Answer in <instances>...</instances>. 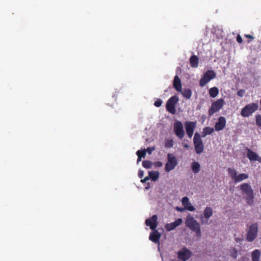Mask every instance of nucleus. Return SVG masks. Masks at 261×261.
<instances>
[{"label": "nucleus", "mask_w": 261, "mask_h": 261, "mask_svg": "<svg viewBox=\"0 0 261 261\" xmlns=\"http://www.w3.org/2000/svg\"><path fill=\"white\" fill-rule=\"evenodd\" d=\"M185 224L187 227L195 232L197 237H201L200 224L190 214L187 216Z\"/></svg>", "instance_id": "1"}, {"label": "nucleus", "mask_w": 261, "mask_h": 261, "mask_svg": "<svg viewBox=\"0 0 261 261\" xmlns=\"http://www.w3.org/2000/svg\"><path fill=\"white\" fill-rule=\"evenodd\" d=\"M240 190L242 194L246 196V202L251 205L253 203L254 195L251 186L247 183H243L240 185Z\"/></svg>", "instance_id": "2"}, {"label": "nucleus", "mask_w": 261, "mask_h": 261, "mask_svg": "<svg viewBox=\"0 0 261 261\" xmlns=\"http://www.w3.org/2000/svg\"><path fill=\"white\" fill-rule=\"evenodd\" d=\"M258 231V225L257 223H253L248 226L246 230V239L249 242L254 241L257 237Z\"/></svg>", "instance_id": "3"}, {"label": "nucleus", "mask_w": 261, "mask_h": 261, "mask_svg": "<svg viewBox=\"0 0 261 261\" xmlns=\"http://www.w3.org/2000/svg\"><path fill=\"white\" fill-rule=\"evenodd\" d=\"M224 105V100L223 98H219L212 102L211 107L208 110L209 116H212L214 113L219 111Z\"/></svg>", "instance_id": "4"}, {"label": "nucleus", "mask_w": 261, "mask_h": 261, "mask_svg": "<svg viewBox=\"0 0 261 261\" xmlns=\"http://www.w3.org/2000/svg\"><path fill=\"white\" fill-rule=\"evenodd\" d=\"M258 109V105L256 103L247 105L241 110V115L244 117L251 115Z\"/></svg>", "instance_id": "5"}, {"label": "nucleus", "mask_w": 261, "mask_h": 261, "mask_svg": "<svg viewBox=\"0 0 261 261\" xmlns=\"http://www.w3.org/2000/svg\"><path fill=\"white\" fill-rule=\"evenodd\" d=\"M177 165V161L175 156L172 153L167 154V162L165 164V170L167 172H169L175 168Z\"/></svg>", "instance_id": "6"}, {"label": "nucleus", "mask_w": 261, "mask_h": 261, "mask_svg": "<svg viewBox=\"0 0 261 261\" xmlns=\"http://www.w3.org/2000/svg\"><path fill=\"white\" fill-rule=\"evenodd\" d=\"M195 150L197 154L202 153L203 151V144L200 134L196 133L193 138Z\"/></svg>", "instance_id": "7"}, {"label": "nucleus", "mask_w": 261, "mask_h": 261, "mask_svg": "<svg viewBox=\"0 0 261 261\" xmlns=\"http://www.w3.org/2000/svg\"><path fill=\"white\" fill-rule=\"evenodd\" d=\"M178 101V98L176 96L171 97L167 101L166 108L168 112L174 114L175 113V106Z\"/></svg>", "instance_id": "8"}, {"label": "nucleus", "mask_w": 261, "mask_h": 261, "mask_svg": "<svg viewBox=\"0 0 261 261\" xmlns=\"http://www.w3.org/2000/svg\"><path fill=\"white\" fill-rule=\"evenodd\" d=\"M216 77V73L213 70H207L199 81V86H204L209 81Z\"/></svg>", "instance_id": "9"}, {"label": "nucleus", "mask_w": 261, "mask_h": 261, "mask_svg": "<svg viewBox=\"0 0 261 261\" xmlns=\"http://www.w3.org/2000/svg\"><path fill=\"white\" fill-rule=\"evenodd\" d=\"M174 132L176 136L180 139L185 136V131L183 125L181 121H177L174 123Z\"/></svg>", "instance_id": "10"}, {"label": "nucleus", "mask_w": 261, "mask_h": 261, "mask_svg": "<svg viewBox=\"0 0 261 261\" xmlns=\"http://www.w3.org/2000/svg\"><path fill=\"white\" fill-rule=\"evenodd\" d=\"M187 134L189 138L193 136L194 129L196 126V121H187L185 123Z\"/></svg>", "instance_id": "11"}, {"label": "nucleus", "mask_w": 261, "mask_h": 261, "mask_svg": "<svg viewBox=\"0 0 261 261\" xmlns=\"http://www.w3.org/2000/svg\"><path fill=\"white\" fill-rule=\"evenodd\" d=\"M191 252L185 247L177 252L178 258L182 261L187 260L191 257Z\"/></svg>", "instance_id": "12"}, {"label": "nucleus", "mask_w": 261, "mask_h": 261, "mask_svg": "<svg viewBox=\"0 0 261 261\" xmlns=\"http://www.w3.org/2000/svg\"><path fill=\"white\" fill-rule=\"evenodd\" d=\"M213 214L212 208L211 207H206L203 211V216L200 218L201 223L202 224H208V220L213 215Z\"/></svg>", "instance_id": "13"}, {"label": "nucleus", "mask_w": 261, "mask_h": 261, "mask_svg": "<svg viewBox=\"0 0 261 261\" xmlns=\"http://www.w3.org/2000/svg\"><path fill=\"white\" fill-rule=\"evenodd\" d=\"M226 124V120L225 118L223 116H220L218 119V122L215 123V130L217 132L223 130L225 128Z\"/></svg>", "instance_id": "14"}, {"label": "nucleus", "mask_w": 261, "mask_h": 261, "mask_svg": "<svg viewBox=\"0 0 261 261\" xmlns=\"http://www.w3.org/2000/svg\"><path fill=\"white\" fill-rule=\"evenodd\" d=\"M158 217L157 216L154 215L151 217L145 220V224L149 226L150 228L152 230H154L158 225Z\"/></svg>", "instance_id": "15"}, {"label": "nucleus", "mask_w": 261, "mask_h": 261, "mask_svg": "<svg viewBox=\"0 0 261 261\" xmlns=\"http://www.w3.org/2000/svg\"><path fill=\"white\" fill-rule=\"evenodd\" d=\"M182 222L181 218H178L174 222L168 223L165 225V228L168 231H170L176 228V227L180 225Z\"/></svg>", "instance_id": "16"}, {"label": "nucleus", "mask_w": 261, "mask_h": 261, "mask_svg": "<svg viewBox=\"0 0 261 261\" xmlns=\"http://www.w3.org/2000/svg\"><path fill=\"white\" fill-rule=\"evenodd\" d=\"M161 236V234L157 230L154 229L150 233L149 239L152 242L159 244Z\"/></svg>", "instance_id": "17"}, {"label": "nucleus", "mask_w": 261, "mask_h": 261, "mask_svg": "<svg viewBox=\"0 0 261 261\" xmlns=\"http://www.w3.org/2000/svg\"><path fill=\"white\" fill-rule=\"evenodd\" d=\"M181 203L184 206V208L190 211H194L195 210L194 207L189 202V199L187 197H184L181 200Z\"/></svg>", "instance_id": "18"}, {"label": "nucleus", "mask_w": 261, "mask_h": 261, "mask_svg": "<svg viewBox=\"0 0 261 261\" xmlns=\"http://www.w3.org/2000/svg\"><path fill=\"white\" fill-rule=\"evenodd\" d=\"M173 86L176 90L178 92H181L182 86L181 81L177 75H175L173 80Z\"/></svg>", "instance_id": "19"}, {"label": "nucleus", "mask_w": 261, "mask_h": 261, "mask_svg": "<svg viewBox=\"0 0 261 261\" xmlns=\"http://www.w3.org/2000/svg\"><path fill=\"white\" fill-rule=\"evenodd\" d=\"M190 65L193 68H197L198 66L199 59L197 56L192 55L190 58Z\"/></svg>", "instance_id": "20"}, {"label": "nucleus", "mask_w": 261, "mask_h": 261, "mask_svg": "<svg viewBox=\"0 0 261 261\" xmlns=\"http://www.w3.org/2000/svg\"><path fill=\"white\" fill-rule=\"evenodd\" d=\"M247 156L249 159V160L251 161H256L258 156L256 153L248 148H247Z\"/></svg>", "instance_id": "21"}, {"label": "nucleus", "mask_w": 261, "mask_h": 261, "mask_svg": "<svg viewBox=\"0 0 261 261\" xmlns=\"http://www.w3.org/2000/svg\"><path fill=\"white\" fill-rule=\"evenodd\" d=\"M260 255V251L258 249H255L251 253L252 261H259Z\"/></svg>", "instance_id": "22"}, {"label": "nucleus", "mask_w": 261, "mask_h": 261, "mask_svg": "<svg viewBox=\"0 0 261 261\" xmlns=\"http://www.w3.org/2000/svg\"><path fill=\"white\" fill-rule=\"evenodd\" d=\"M248 178V175L246 173H241L238 175H237L234 182L235 183L240 182L244 179Z\"/></svg>", "instance_id": "23"}, {"label": "nucleus", "mask_w": 261, "mask_h": 261, "mask_svg": "<svg viewBox=\"0 0 261 261\" xmlns=\"http://www.w3.org/2000/svg\"><path fill=\"white\" fill-rule=\"evenodd\" d=\"M214 129L213 127H211L209 126L205 127L203 129L202 137H204L207 135H210V134H212L214 132Z\"/></svg>", "instance_id": "24"}, {"label": "nucleus", "mask_w": 261, "mask_h": 261, "mask_svg": "<svg viewBox=\"0 0 261 261\" xmlns=\"http://www.w3.org/2000/svg\"><path fill=\"white\" fill-rule=\"evenodd\" d=\"M227 170L229 176L234 181L237 175V171L235 169L231 168H228Z\"/></svg>", "instance_id": "25"}, {"label": "nucleus", "mask_w": 261, "mask_h": 261, "mask_svg": "<svg viewBox=\"0 0 261 261\" xmlns=\"http://www.w3.org/2000/svg\"><path fill=\"white\" fill-rule=\"evenodd\" d=\"M219 93V90L217 87L211 88L209 90V94L213 98L216 97Z\"/></svg>", "instance_id": "26"}, {"label": "nucleus", "mask_w": 261, "mask_h": 261, "mask_svg": "<svg viewBox=\"0 0 261 261\" xmlns=\"http://www.w3.org/2000/svg\"><path fill=\"white\" fill-rule=\"evenodd\" d=\"M191 167L193 172L195 173H197L200 170V166L198 162H195L192 163Z\"/></svg>", "instance_id": "27"}, {"label": "nucleus", "mask_w": 261, "mask_h": 261, "mask_svg": "<svg viewBox=\"0 0 261 261\" xmlns=\"http://www.w3.org/2000/svg\"><path fill=\"white\" fill-rule=\"evenodd\" d=\"M183 96L187 99H189L192 95V91L190 89H185L182 92Z\"/></svg>", "instance_id": "28"}, {"label": "nucleus", "mask_w": 261, "mask_h": 261, "mask_svg": "<svg viewBox=\"0 0 261 261\" xmlns=\"http://www.w3.org/2000/svg\"><path fill=\"white\" fill-rule=\"evenodd\" d=\"M159 173L158 171H151L149 172V177H150V178H151L153 181H155L159 178Z\"/></svg>", "instance_id": "29"}, {"label": "nucleus", "mask_w": 261, "mask_h": 261, "mask_svg": "<svg viewBox=\"0 0 261 261\" xmlns=\"http://www.w3.org/2000/svg\"><path fill=\"white\" fill-rule=\"evenodd\" d=\"M173 140L171 139H166L165 143V147L167 148H171L173 146Z\"/></svg>", "instance_id": "30"}, {"label": "nucleus", "mask_w": 261, "mask_h": 261, "mask_svg": "<svg viewBox=\"0 0 261 261\" xmlns=\"http://www.w3.org/2000/svg\"><path fill=\"white\" fill-rule=\"evenodd\" d=\"M152 163L148 160H145L142 162V166L146 169L150 168L152 167Z\"/></svg>", "instance_id": "31"}, {"label": "nucleus", "mask_w": 261, "mask_h": 261, "mask_svg": "<svg viewBox=\"0 0 261 261\" xmlns=\"http://www.w3.org/2000/svg\"><path fill=\"white\" fill-rule=\"evenodd\" d=\"M230 253L231 257L233 258L236 259L238 257V251L235 248H232L230 249Z\"/></svg>", "instance_id": "32"}, {"label": "nucleus", "mask_w": 261, "mask_h": 261, "mask_svg": "<svg viewBox=\"0 0 261 261\" xmlns=\"http://www.w3.org/2000/svg\"><path fill=\"white\" fill-rule=\"evenodd\" d=\"M255 122L257 126L261 127V115L257 114L255 116Z\"/></svg>", "instance_id": "33"}, {"label": "nucleus", "mask_w": 261, "mask_h": 261, "mask_svg": "<svg viewBox=\"0 0 261 261\" xmlns=\"http://www.w3.org/2000/svg\"><path fill=\"white\" fill-rule=\"evenodd\" d=\"M146 151L145 150H138L137 151L136 154L138 156H140V157L144 158H145V156L146 155Z\"/></svg>", "instance_id": "34"}, {"label": "nucleus", "mask_w": 261, "mask_h": 261, "mask_svg": "<svg viewBox=\"0 0 261 261\" xmlns=\"http://www.w3.org/2000/svg\"><path fill=\"white\" fill-rule=\"evenodd\" d=\"M162 104V100L161 99H158L154 102V105L156 107H160Z\"/></svg>", "instance_id": "35"}, {"label": "nucleus", "mask_w": 261, "mask_h": 261, "mask_svg": "<svg viewBox=\"0 0 261 261\" xmlns=\"http://www.w3.org/2000/svg\"><path fill=\"white\" fill-rule=\"evenodd\" d=\"M245 93V90L241 89L237 92V95L240 97H243Z\"/></svg>", "instance_id": "36"}, {"label": "nucleus", "mask_w": 261, "mask_h": 261, "mask_svg": "<svg viewBox=\"0 0 261 261\" xmlns=\"http://www.w3.org/2000/svg\"><path fill=\"white\" fill-rule=\"evenodd\" d=\"M236 40H237V41L239 43H242L243 42V39L242 38V37L240 35L238 34L237 36V38H236Z\"/></svg>", "instance_id": "37"}, {"label": "nucleus", "mask_w": 261, "mask_h": 261, "mask_svg": "<svg viewBox=\"0 0 261 261\" xmlns=\"http://www.w3.org/2000/svg\"><path fill=\"white\" fill-rule=\"evenodd\" d=\"M244 36L246 38H248L250 39V40H249L247 41L248 43H249L251 42V41L254 39V37H253V36H252L251 35L246 34L244 35Z\"/></svg>", "instance_id": "38"}, {"label": "nucleus", "mask_w": 261, "mask_h": 261, "mask_svg": "<svg viewBox=\"0 0 261 261\" xmlns=\"http://www.w3.org/2000/svg\"><path fill=\"white\" fill-rule=\"evenodd\" d=\"M144 176V171L140 170L138 171V176L139 178H142Z\"/></svg>", "instance_id": "39"}, {"label": "nucleus", "mask_w": 261, "mask_h": 261, "mask_svg": "<svg viewBox=\"0 0 261 261\" xmlns=\"http://www.w3.org/2000/svg\"><path fill=\"white\" fill-rule=\"evenodd\" d=\"M154 149V147H147V148L146 149V150H145L146 151V152H147L149 154H151L152 151Z\"/></svg>", "instance_id": "40"}, {"label": "nucleus", "mask_w": 261, "mask_h": 261, "mask_svg": "<svg viewBox=\"0 0 261 261\" xmlns=\"http://www.w3.org/2000/svg\"><path fill=\"white\" fill-rule=\"evenodd\" d=\"M149 179H150V177H149V176H146L144 179H142L141 180V182L142 183L145 182L146 181L148 180Z\"/></svg>", "instance_id": "41"}, {"label": "nucleus", "mask_w": 261, "mask_h": 261, "mask_svg": "<svg viewBox=\"0 0 261 261\" xmlns=\"http://www.w3.org/2000/svg\"><path fill=\"white\" fill-rule=\"evenodd\" d=\"M154 165L155 167H161L162 166V163L161 162H156L154 163Z\"/></svg>", "instance_id": "42"}, {"label": "nucleus", "mask_w": 261, "mask_h": 261, "mask_svg": "<svg viewBox=\"0 0 261 261\" xmlns=\"http://www.w3.org/2000/svg\"><path fill=\"white\" fill-rule=\"evenodd\" d=\"M176 209H177L178 211H180V212H183V211H184V208H181V207H176Z\"/></svg>", "instance_id": "43"}, {"label": "nucleus", "mask_w": 261, "mask_h": 261, "mask_svg": "<svg viewBox=\"0 0 261 261\" xmlns=\"http://www.w3.org/2000/svg\"><path fill=\"white\" fill-rule=\"evenodd\" d=\"M256 161H257L258 162L261 163V157L258 156Z\"/></svg>", "instance_id": "44"}, {"label": "nucleus", "mask_w": 261, "mask_h": 261, "mask_svg": "<svg viewBox=\"0 0 261 261\" xmlns=\"http://www.w3.org/2000/svg\"><path fill=\"white\" fill-rule=\"evenodd\" d=\"M142 158H141V157L138 156L137 162L138 163V162H140L141 161Z\"/></svg>", "instance_id": "45"}, {"label": "nucleus", "mask_w": 261, "mask_h": 261, "mask_svg": "<svg viewBox=\"0 0 261 261\" xmlns=\"http://www.w3.org/2000/svg\"><path fill=\"white\" fill-rule=\"evenodd\" d=\"M185 146V147H186V148H188V147H189V145H187V144L185 145V146Z\"/></svg>", "instance_id": "46"}, {"label": "nucleus", "mask_w": 261, "mask_h": 261, "mask_svg": "<svg viewBox=\"0 0 261 261\" xmlns=\"http://www.w3.org/2000/svg\"><path fill=\"white\" fill-rule=\"evenodd\" d=\"M260 105H261V99L260 100Z\"/></svg>", "instance_id": "47"}, {"label": "nucleus", "mask_w": 261, "mask_h": 261, "mask_svg": "<svg viewBox=\"0 0 261 261\" xmlns=\"http://www.w3.org/2000/svg\"><path fill=\"white\" fill-rule=\"evenodd\" d=\"M260 194H261V187H260Z\"/></svg>", "instance_id": "48"}]
</instances>
